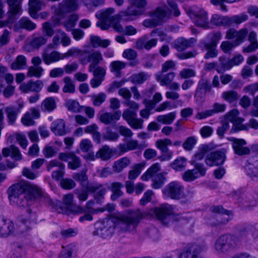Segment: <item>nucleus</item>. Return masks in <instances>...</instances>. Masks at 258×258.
<instances>
[{
  "label": "nucleus",
  "mask_w": 258,
  "mask_h": 258,
  "mask_svg": "<svg viewBox=\"0 0 258 258\" xmlns=\"http://www.w3.org/2000/svg\"><path fill=\"white\" fill-rule=\"evenodd\" d=\"M184 187L178 181H172L167 184L163 190L166 197L172 199L178 200L183 194Z\"/></svg>",
  "instance_id": "9"
},
{
  "label": "nucleus",
  "mask_w": 258,
  "mask_h": 258,
  "mask_svg": "<svg viewBox=\"0 0 258 258\" xmlns=\"http://www.w3.org/2000/svg\"><path fill=\"white\" fill-rule=\"evenodd\" d=\"M121 114L120 111H117L113 113L101 111L97 114V117L101 122L105 124H109L114 120H119Z\"/></svg>",
  "instance_id": "23"
},
{
  "label": "nucleus",
  "mask_w": 258,
  "mask_h": 258,
  "mask_svg": "<svg viewBox=\"0 0 258 258\" xmlns=\"http://www.w3.org/2000/svg\"><path fill=\"white\" fill-rule=\"evenodd\" d=\"M79 19V16L76 14L71 15L68 19L63 23V26L68 31H70L74 28Z\"/></svg>",
  "instance_id": "53"
},
{
  "label": "nucleus",
  "mask_w": 258,
  "mask_h": 258,
  "mask_svg": "<svg viewBox=\"0 0 258 258\" xmlns=\"http://www.w3.org/2000/svg\"><path fill=\"white\" fill-rule=\"evenodd\" d=\"M115 12L113 8H107L97 12L95 17L98 19H103L112 23L114 20L118 19L116 17H115V15L112 16Z\"/></svg>",
  "instance_id": "31"
},
{
  "label": "nucleus",
  "mask_w": 258,
  "mask_h": 258,
  "mask_svg": "<svg viewBox=\"0 0 258 258\" xmlns=\"http://www.w3.org/2000/svg\"><path fill=\"white\" fill-rule=\"evenodd\" d=\"M73 200V195L69 194L63 196L62 203L57 200L52 201L50 200L49 204L58 213L68 214L69 209L74 205Z\"/></svg>",
  "instance_id": "8"
},
{
  "label": "nucleus",
  "mask_w": 258,
  "mask_h": 258,
  "mask_svg": "<svg viewBox=\"0 0 258 258\" xmlns=\"http://www.w3.org/2000/svg\"><path fill=\"white\" fill-rule=\"evenodd\" d=\"M152 211L157 219L164 225L169 222L170 216L173 213L172 207L168 204L161 205L159 207H155Z\"/></svg>",
  "instance_id": "10"
},
{
  "label": "nucleus",
  "mask_w": 258,
  "mask_h": 258,
  "mask_svg": "<svg viewBox=\"0 0 258 258\" xmlns=\"http://www.w3.org/2000/svg\"><path fill=\"white\" fill-rule=\"evenodd\" d=\"M119 138V134L113 131L110 127H107L105 133L103 134V139L105 140L115 142L118 140Z\"/></svg>",
  "instance_id": "51"
},
{
  "label": "nucleus",
  "mask_w": 258,
  "mask_h": 258,
  "mask_svg": "<svg viewBox=\"0 0 258 258\" xmlns=\"http://www.w3.org/2000/svg\"><path fill=\"white\" fill-rule=\"evenodd\" d=\"M143 216V213L140 210L130 211L127 215L121 217L116 227L124 232L133 231L136 229Z\"/></svg>",
  "instance_id": "4"
},
{
  "label": "nucleus",
  "mask_w": 258,
  "mask_h": 258,
  "mask_svg": "<svg viewBox=\"0 0 258 258\" xmlns=\"http://www.w3.org/2000/svg\"><path fill=\"white\" fill-rule=\"evenodd\" d=\"M137 113L130 109H125L122 113V117L133 129H142L143 120L137 118Z\"/></svg>",
  "instance_id": "15"
},
{
  "label": "nucleus",
  "mask_w": 258,
  "mask_h": 258,
  "mask_svg": "<svg viewBox=\"0 0 258 258\" xmlns=\"http://www.w3.org/2000/svg\"><path fill=\"white\" fill-rule=\"evenodd\" d=\"M93 104L95 106H100L106 99L107 96L104 93L101 92L98 94L90 96Z\"/></svg>",
  "instance_id": "57"
},
{
  "label": "nucleus",
  "mask_w": 258,
  "mask_h": 258,
  "mask_svg": "<svg viewBox=\"0 0 258 258\" xmlns=\"http://www.w3.org/2000/svg\"><path fill=\"white\" fill-rule=\"evenodd\" d=\"M43 87V83L41 80H38L35 81L30 80L27 83L22 84L20 86V90L24 93L29 92H39Z\"/></svg>",
  "instance_id": "22"
},
{
  "label": "nucleus",
  "mask_w": 258,
  "mask_h": 258,
  "mask_svg": "<svg viewBox=\"0 0 258 258\" xmlns=\"http://www.w3.org/2000/svg\"><path fill=\"white\" fill-rule=\"evenodd\" d=\"M243 57L241 54H238L228 60L225 63L223 64V66L224 69L229 70L233 66L239 64L243 61Z\"/></svg>",
  "instance_id": "56"
},
{
  "label": "nucleus",
  "mask_w": 258,
  "mask_h": 258,
  "mask_svg": "<svg viewBox=\"0 0 258 258\" xmlns=\"http://www.w3.org/2000/svg\"><path fill=\"white\" fill-rule=\"evenodd\" d=\"M248 16L242 13L239 15H233L232 16H223L217 14L212 15L210 24L215 26H226L229 27L232 25H239L240 24L247 21Z\"/></svg>",
  "instance_id": "5"
},
{
  "label": "nucleus",
  "mask_w": 258,
  "mask_h": 258,
  "mask_svg": "<svg viewBox=\"0 0 258 258\" xmlns=\"http://www.w3.org/2000/svg\"><path fill=\"white\" fill-rule=\"evenodd\" d=\"M197 90H204L206 94L212 91V86L207 79L202 78L198 83Z\"/></svg>",
  "instance_id": "62"
},
{
  "label": "nucleus",
  "mask_w": 258,
  "mask_h": 258,
  "mask_svg": "<svg viewBox=\"0 0 258 258\" xmlns=\"http://www.w3.org/2000/svg\"><path fill=\"white\" fill-rule=\"evenodd\" d=\"M51 131L56 136H63L66 134L65 122L62 119H58L51 123Z\"/></svg>",
  "instance_id": "32"
},
{
  "label": "nucleus",
  "mask_w": 258,
  "mask_h": 258,
  "mask_svg": "<svg viewBox=\"0 0 258 258\" xmlns=\"http://www.w3.org/2000/svg\"><path fill=\"white\" fill-rule=\"evenodd\" d=\"M175 77L173 72H169L164 75L162 73H157L155 75L157 81L159 82L162 86H167L172 82Z\"/></svg>",
  "instance_id": "33"
},
{
  "label": "nucleus",
  "mask_w": 258,
  "mask_h": 258,
  "mask_svg": "<svg viewBox=\"0 0 258 258\" xmlns=\"http://www.w3.org/2000/svg\"><path fill=\"white\" fill-rule=\"evenodd\" d=\"M88 53V52L87 50H82L77 48L73 47L69 49L67 52L62 54V55L63 59L73 55H79L80 58V61H81V57H84V55Z\"/></svg>",
  "instance_id": "61"
},
{
  "label": "nucleus",
  "mask_w": 258,
  "mask_h": 258,
  "mask_svg": "<svg viewBox=\"0 0 258 258\" xmlns=\"http://www.w3.org/2000/svg\"><path fill=\"white\" fill-rule=\"evenodd\" d=\"M27 59L26 57L23 55L17 56L16 59L11 63V68L12 70H18L26 68Z\"/></svg>",
  "instance_id": "43"
},
{
  "label": "nucleus",
  "mask_w": 258,
  "mask_h": 258,
  "mask_svg": "<svg viewBox=\"0 0 258 258\" xmlns=\"http://www.w3.org/2000/svg\"><path fill=\"white\" fill-rule=\"evenodd\" d=\"M226 150L223 149L210 153L206 158V164L209 166L223 164L226 158Z\"/></svg>",
  "instance_id": "14"
},
{
  "label": "nucleus",
  "mask_w": 258,
  "mask_h": 258,
  "mask_svg": "<svg viewBox=\"0 0 258 258\" xmlns=\"http://www.w3.org/2000/svg\"><path fill=\"white\" fill-rule=\"evenodd\" d=\"M96 232L97 235L105 238L110 236L112 235V229L110 227H106L104 226V223H98L96 224Z\"/></svg>",
  "instance_id": "38"
},
{
  "label": "nucleus",
  "mask_w": 258,
  "mask_h": 258,
  "mask_svg": "<svg viewBox=\"0 0 258 258\" xmlns=\"http://www.w3.org/2000/svg\"><path fill=\"white\" fill-rule=\"evenodd\" d=\"M76 246L73 244L62 246L58 258H76Z\"/></svg>",
  "instance_id": "37"
},
{
  "label": "nucleus",
  "mask_w": 258,
  "mask_h": 258,
  "mask_svg": "<svg viewBox=\"0 0 258 258\" xmlns=\"http://www.w3.org/2000/svg\"><path fill=\"white\" fill-rule=\"evenodd\" d=\"M222 33L220 31H214L210 33L207 35V39L209 42L204 43V48H210L213 47H217V45L222 38Z\"/></svg>",
  "instance_id": "30"
},
{
  "label": "nucleus",
  "mask_w": 258,
  "mask_h": 258,
  "mask_svg": "<svg viewBox=\"0 0 258 258\" xmlns=\"http://www.w3.org/2000/svg\"><path fill=\"white\" fill-rule=\"evenodd\" d=\"M176 116V111H173L166 114L157 116L156 120L162 124L170 125L173 123Z\"/></svg>",
  "instance_id": "40"
},
{
  "label": "nucleus",
  "mask_w": 258,
  "mask_h": 258,
  "mask_svg": "<svg viewBox=\"0 0 258 258\" xmlns=\"http://www.w3.org/2000/svg\"><path fill=\"white\" fill-rule=\"evenodd\" d=\"M56 107L55 100L53 97H47L41 103V108L43 111L51 112Z\"/></svg>",
  "instance_id": "42"
},
{
  "label": "nucleus",
  "mask_w": 258,
  "mask_h": 258,
  "mask_svg": "<svg viewBox=\"0 0 258 258\" xmlns=\"http://www.w3.org/2000/svg\"><path fill=\"white\" fill-rule=\"evenodd\" d=\"M29 12L31 17L36 18L37 12L41 10V4L40 0H29Z\"/></svg>",
  "instance_id": "48"
},
{
  "label": "nucleus",
  "mask_w": 258,
  "mask_h": 258,
  "mask_svg": "<svg viewBox=\"0 0 258 258\" xmlns=\"http://www.w3.org/2000/svg\"><path fill=\"white\" fill-rule=\"evenodd\" d=\"M122 56L128 60H133L129 63L132 67L135 66L139 63L138 61L136 60L137 57V52L134 49L131 48L125 49L122 53Z\"/></svg>",
  "instance_id": "44"
},
{
  "label": "nucleus",
  "mask_w": 258,
  "mask_h": 258,
  "mask_svg": "<svg viewBox=\"0 0 258 258\" xmlns=\"http://www.w3.org/2000/svg\"><path fill=\"white\" fill-rule=\"evenodd\" d=\"M239 97L237 92L235 91H225L222 94V98L229 103L236 101Z\"/></svg>",
  "instance_id": "60"
},
{
  "label": "nucleus",
  "mask_w": 258,
  "mask_h": 258,
  "mask_svg": "<svg viewBox=\"0 0 258 258\" xmlns=\"http://www.w3.org/2000/svg\"><path fill=\"white\" fill-rule=\"evenodd\" d=\"M208 150V146L207 145H202L201 146L197 153L193 157L192 160V164L195 166L196 164H199L197 163V161L202 160Z\"/></svg>",
  "instance_id": "49"
},
{
  "label": "nucleus",
  "mask_w": 258,
  "mask_h": 258,
  "mask_svg": "<svg viewBox=\"0 0 258 258\" xmlns=\"http://www.w3.org/2000/svg\"><path fill=\"white\" fill-rule=\"evenodd\" d=\"M126 66L124 62L120 60L113 61L110 64L109 68L110 71L113 73L116 77H119L120 71L124 69Z\"/></svg>",
  "instance_id": "46"
},
{
  "label": "nucleus",
  "mask_w": 258,
  "mask_h": 258,
  "mask_svg": "<svg viewBox=\"0 0 258 258\" xmlns=\"http://www.w3.org/2000/svg\"><path fill=\"white\" fill-rule=\"evenodd\" d=\"M87 189L90 193L94 194L93 197L97 203H101L103 202L107 190L102 184L97 182H91L90 183V185L88 186Z\"/></svg>",
  "instance_id": "19"
},
{
  "label": "nucleus",
  "mask_w": 258,
  "mask_h": 258,
  "mask_svg": "<svg viewBox=\"0 0 258 258\" xmlns=\"http://www.w3.org/2000/svg\"><path fill=\"white\" fill-rule=\"evenodd\" d=\"M171 14L170 11L166 8H157L154 12L153 16L157 22L161 24L165 20L168 19Z\"/></svg>",
  "instance_id": "34"
},
{
  "label": "nucleus",
  "mask_w": 258,
  "mask_h": 258,
  "mask_svg": "<svg viewBox=\"0 0 258 258\" xmlns=\"http://www.w3.org/2000/svg\"><path fill=\"white\" fill-rule=\"evenodd\" d=\"M152 178V186L155 189H159L161 188L164 184L166 180L165 174L163 173H158Z\"/></svg>",
  "instance_id": "47"
},
{
  "label": "nucleus",
  "mask_w": 258,
  "mask_h": 258,
  "mask_svg": "<svg viewBox=\"0 0 258 258\" xmlns=\"http://www.w3.org/2000/svg\"><path fill=\"white\" fill-rule=\"evenodd\" d=\"M193 23L198 27L204 29H210V23L208 13L202 8H194L189 13Z\"/></svg>",
  "instance_id": "7"
},
{
  "label": "nucleus",
  "mask_w": 258,
  "mask_h": 258,
  "mask_svg": "<svg viewBox=\"0 0 258 258\" xmlns=\"http://www.w3.org/2000/svg\"><path fill=\"white\" fill-rule=\"evenodd\" d=\"M142 14L143 12L141 10L134 6H130L126 9L120 11L115 17L122 21L130 22L135 20Z\"/></svg>",
  "instance_id": "12"
},
{
  "label": "nucleus",
  "mask_w": 258,
  "mask_h": 258,
  "mask_svg": "<svg viewBox=\"0 0 258 258\" xmlns=\"http://www.w3.org/2000/svg\"><path fill=\"white\" fill-rule=\"evenodd\" d=\"M64 31L61 29H57L55 35L52 39V42L47 45V48H57L62 41Z\"/></svg>",
  "instance_id": "50"
},
{
  "label": "nucleus",
  "mask_w": 258,
  "mask_h": 258,
  "mask_svg": "<svg viewBox=\"0 0 258 258\" xmlns=\"http://www.w3.org/2000/svg\"><path fill=\"white\" fill-rule=\"evenodd\" d=\"M58 158L61 161L68 162V167L72 170H76L81 165L80 158L73 152L60 153L59 154Z\"/></svg>",
  "instance_id": "16"
},
{
  "label": "nucleus",
  "mask_w": 258,
  "mask_h": 258,
  "mask_svg": "<svg viewBox=\"0 0 258 258\" xmlns=\"http://www.w3.org/2000/svg\"><path fill=\"white\" fill-rule=\"evenodd\" d=\"M123 187V185L118 182H112L109 187L112 194L111 196V199L112 201H115L123 195V192L120 188Z\"/></svg>",
  "instance_id": "39"
},
{
  "label": "nucleus",
  "mask_w": 258,
  "mask_h": 258,
  "mask_svg": "<svg viewBox=\"0 0 258 258\" xmlns=\"http://www.w3.org/2000/svg\"><path fill=\"white\" fill-rule=\"evenodd\" d=\"M196 42V40L194 38L186 39L181 37L175 40L173 43V46L177 51H182L188 47L192 46Z\"/></svg>",
  "instance_id": "27"
},
{
  "label": "nucleus",
  "mask_w": 258,
  "mask_h": 258,
  "mask_svg": "<svg viewBox=\"0 0 258 258\" xmlns=\"http://www.w3.org/2000/svg\"><path fill=\"white\" fill-rule=\"evenodd\" d=\"M15 27L17 29H24L28 31H32L36 29V24L28 18L22 17L16 23Z\"/></svg>",
  "instance_id": "35"
},
{
  "label": "nucleus",
  "mask_w": 258,
  "mask_h": 258,
  "mask_svg": "<svg viewBox=\"0 0 258 258\" xmlns=\"http://www.w3.org/2000/svg\"><path fill=\"white\" fill-rule=\"evenodd\" d=\"M78 0H63L56 10L57 15L63 17L65 15L74 12L78 9Z\"/></svg>",
  "instance_id": "18"
},
{
  "label": "nucleus",
  "mask_w": 258,
  "mask_h": 258,
  "mask_svg": "<svg viewBox=\"0 0 258 258\" xmlns=\"http://www.w3.org/2000/svg\"><path fill=\"white\" fill-rule=\"evenodd\" d=\"M158 39L152 38L149 39L148 35H144L141 38L137 39L136 42V48L138 49H145L149 50L151 48L157 45Z\"/></svg>",
  "instance_id": "24"
},
{
  "label": "nucleus",
  "mask_w": 258,
  "mask_h": 258,
  "mask_svg": "<svg viewBox=\"0 0 258 258\" xmlns=\"http://www.w3.org/2000/svg\"><path fill=\"white\" fill-rule=\"evenodd\" d=\"M211 211L213 213L219 215L217 216L216 219L214 217L207 219V224L212 227L226 224L231 219L230 216V212L224 209L221 206H212Z\"/></svg>",
  "instance_id": "6"
},
{
  "label": "nucleus",
  "mask_w": 258,
  "mask_h": 258,
  "mask_svg": "<svg viewBox=\"0 0 258 258\" xmlns=\"http://www.w3.org/2000/svg\"><path fill=\"white\" fill-rule=\"evenodd\" d=\"M87 170H83L81 172L75 173L73 175V178L80 183V184L83 188L88 189L90 185L88 181V177L86 174Z\"/></svg>",
  "instance_id": "36"
},
{
  "label": "nucleus",
  "mask_w": 258,
  "mask_h": 258,
  "mask_svg": "<svg viewBox=\"0 0 258 258\" xmlns=\"http://www.w3.org/2000/svg\"><path fill=\"white\" fill-rule=\"evenodd\" d=\"M172 145L171 140L169 139H159L155 143L156 147L163 154L159 158L161 161H169L173 156V152L169 150L168 146Z\"/></svg>",
  "instance_id": "13"
},
{
  "label": "nucleus",
  "mask_w": 258,
  "mask_h": 258,
  "mask_svg": "<svg viewBox=\"0 0 258 258\" xmlns=\"http://www.w3.org/2000/svg\"><path fill=\"white\" fill-rule=\"evenodd\" d=\"M53 48H47V45L43 49L42 53V58L46 64H50L52 63L58 61L60 60L63 59L62 53H60L56 50H52L49 52V49Z\"/></svg>",
  "instance_id": "20"
},
{
  "label": "nucleus",
  "mask_w": 258,
  "mask_h": 258,
  "mask_svg": "<svg viewBox=\"0 0 258 258\" xmlns=\"http://www.w3.org/2000/svg\"><path fill=\"white\" fill-rule=\"evenodd\" d=\"M39 192L38 186L26 182L14 184L7 191L11 204L20 207L28 206L29 201L34 198L33 195H38Z\"/></svg>",
  "instance_id": "2"
},
{
  "label": "nucleus",
  "mask_w": 258,
  "mask_h": 258,
  "mask_svg": "<svg viewBox=\"0 0 258 258\" xmlns=\"http://www.w3.org/2000/svg\"><path fill=\"white\" fill-rule=\"evenodd\" d=\"M258 237V229L254 225H246L239 230L237 236L223 234L215 241L213 248L218 255H223L234 249L240 244H251Z\"/></svg>",
  "instance_id": "1"
},
{
  "label": "nucleus",
  "mask_w": 258,
  "mask_h": 258,
  "mask_svg": "<svg viewBox=\"0 0 258 258\" xmlns=\"http://www.w3.org/2000/svg\"><path fill=\"white\" fill-rule=\"evenodd\" d=\"M15 231L14 224L4 218L0 229V237H7L13 234Z\"/></svg>",
  "instance_id": "28"
},
{
  "label": "nucleus",
  "mask_w": 258,
  "mask_h": 258,
  "mask_svg": "<svg viewBox=\"0 0 258 258\" xmlns=\"http://www.w3.org/2000/svg\"><path fill=\"white\" fill-rule=\"evenodd\" d=\"M143 167L144 165L141 164L135 165L133 169L128 172V178L131 180L135 179L140 174Z\"/></svg>",
  "instance_id": "64"
},
{
  "label": "nucleus",
  "mask_w": 258,
  "mask_h": 258,
  "mask_svg": "<svg viewBox=\"0 0 258 258\" xmlns=\"http://www.w3.org/2000/svg\"><path fill=\"white\" fill-rule=\"evenodd\" d=\"M112 153V150L108 146H104L97 152L96 156L102 160H106L111 157Z\"/></svg>",
  "instance_id": "58"
},
{
  "label": "nucleus",
  "mask_w": 258,
  "mask_h": 258,
  "mask_svg": "<svg viewBox=\"0 0 258 258\" xmlns=\"http://www.w3.org/2000/svg\"><path fill=\"white\" fill-rule=\"evenodd\" d=\"M6 112L10 124H13L17 118L18 113V109L13 107H8L6 108Z\"/></svg>",
  "instance_id": "59"
},
{
  "label": "nucleus",
  "mask_w": 258,
  "mask_h": 258,
  "mask_svg": "<svg viewBox=\"0 0 258 258\" xmlns=\"http://www.w3.org/2000/svg\"><path fill=\"white\" fill-rule=\"evenodd\" d=\"M201 250V246L198 245H189L185 251L180 254L179 258H202L200 256Z\"/></svg>",
  "instance_id": "26"
},
{
  "label": "nucleus",
  "mask_w": 258,
  "mask_h": 258,
  "mask_svg": "<svg viewBox=\"0 0 258 258\" xmlns=\"http://www.w3.org/2000/svg\"><path fill=\"white\" fill-rule=\"evenodd\" d=\"M160 165L158 163L153 164L141 176V179L144 181L148 180L150 178L155 176L160 170Z\"/></svg>",
  "instance_id": "41"
},
{
  "label": "nucleus",
  "mask_w": 258,
  "mask_h": 258,
  "mask_svg": "<svg viewBox=\"0 0 258 258\" xmlns=\"http://www.w3.org/2000/svg\"><path fill=\"white\" fill-rule=\"evenodd\" d=\"M130 160L127 157H123L114 162L113 165L114 171L119 173L130 164Z\"/></svg>",
  "instance_id": "45"
},
{
  "label": "nucleus",
  "mask_w": 258,
  "mask_h": 258,
  "mask_svg": "<svg viewBox=\"0 0 258 258\" xmlns=\"http://www.w3.org/2000/svg\"><path fill=\"white\" fill-rule=\"evenodd\" d=\"M195 168L191 170H186L182 175V178L185 181H192L200 176H204L206 169L203 164H196Z\"/></svg>",
  "instance_id": "17"
},
{
  "label": "nucleus",
  "mask_w": 258,
  "mask_h": 258,
  "mask_svg": "<svg viewBox=\"0 0 258 258\" xmlns=\"http://www.w3.org/2000/svg\"><path fill=\"white\" fill-rule=\"evenodd\" d=\"M47 39L44 36H38L33 37L31 42V46L35 49H38L41 46L46 44Z\"/></svg>",
  "instance_id": "52"
},
{
  "label": "nucleus",
  "mask_w": 258,
  "mask_h": 258,
  "mask_svg": "<svg viewBox=\"0 0 258 258\" xmlns=\"http://www.w3.org/2000/svg\"><path fill=\"white\" fill-rule=\"evenodd\" d=\"M7 2L9 7L8 11L9 21L14 22L16 20V15L21 14L20 3L18 0H7Z\"/></svg>",
  "instance_id": "25"
},
{
  "label": "nucleus",
  "mask_w": 258,
  "mask_h": 258,
  "mask_svg": "<svg viewBox=\"0 0 258 258\" xmlns=\"http://www.w3.org/2000/svg\"><path fill=\"white\" fill-rule=\"evenodd\" d=\"M63 81L64 85L62 88L63 93H74L75 92V85L69 77H66L63 78Z\"/></svg>",
  "instance_id": "55"
},
{
  "label": "nucleus",
  "mask_w": 258,
  "mask_h": 258,
  "mask_svg": "<svg viewBox=\"0 0 258 258\" xmlns=\"http://www.w3.org/2000/svg\"><path fill=\"white\" fill-rule=\"evenodd\" d=\"M3 155L5 157H8L11 155V158L15 161H20L22 159V155L19 149L13 145L9 148H4L2 150Z\"/></svg>",
  "instance_id": "29"
},
{
  "label": "nucleus",
  "mask_w": 258,
  "mask_h": 258,
  "mask_svg": "<svg viewBox=\"0 0 258 258\" xmlns=\"http://www.w3.org/2000/svg\"><path fill=\"white\" fill-rule=\"evenodd\" d=\"M186 165V160L182 157H179L171 163V167L176 171H181Z\"/></svg>",
  "instance_id": "54"
},
{
  "label": "nucleus",
  "mask_w": 258,
  "mask_h": 258,
  "mask_svg": "<svg viewBox=\"0 0 258 258\" xmlns=\"http://www.w3.org/2000/svg\"><path fill=\"white\" fill-rule=\"evenodd\" d=\"M103 58L101 53L98 51H94L89 54L87 57L85 55L81 57V62L86 64L91 62L89 66V71H92L95 67L103 60Z\"/></svg>",
  "instance_id": "21"
},
{
  "label": "nucleus",
  "mask_w": 258,
  "mask_h": 258,
  "mask_svg": "<svg viewBox=\"0 0 258 258\" xmlns=\"http://www.w3.org/2000/svg\"><path fill=\"white\" fill-rule=\"evenodd\" d=\"M43 72V69L41 67H30L28 69L27 76L29 77H35L40 78Z\"/></svg>",
  "instance_id": "63"
},
{
  "label": "nucleus",
  "mask_w": 258,
  "mask_h": 258,
  "mask_svg": "<svg viewBox=\"0 0 258 258\" xmlns=\"http://www.w3.org/2000/svg\"><path fill=\"white\" fill-rule=\"evenodd\" d=\"M228 140L232 143V146L235 154L238 156L248 155L250 154L249 147L246 146L247 142L243 139L230 137Z\"/></svg>",
  "instance_id": "11"
},
{
  "label": "nucleus",
  "mask_w": 258,
  "mask_h": 258,
  "mask_svg": "<svg viewBox=\"0 0 258 258\" xmlns=\"http://www.w3.org/2000/svg\"><path fill=\"white\" fill-rule=\"evenodd\" d=\"M248 33L247 28L244 27L238 31L234 28L229 29L226 33L225 38L227 39L235 40L233 42L223 41L220 45L221 49L225 52L228 53L231 49L241 44L245 40Z\"/></svg>",
  "instance_id": "3"
}]
</instances>
